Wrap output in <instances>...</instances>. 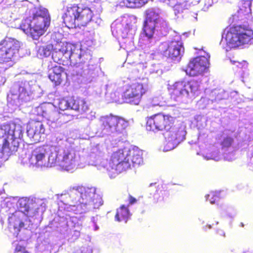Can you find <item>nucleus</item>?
Masks as SVG:
<instances>
[{
    "instance_id": "obj_25",
    "label": "nucleus",
    "mask_w": 253,
    "mask_h": 253,
    "mask_svg": "<svg viewBox=\"0 0 253 253\" xmlns=\"http://www.w3.org/2000/svg\"><path fill=\"white\" fill-rule=\"evenodd\" d=\"M149 0H119V5L121 7H140Z\"/></svg>"
},
{
    "instance_id": "obj_32",
    "label": "nucleus",
    "mask_w": 253,
    "mask_h": 253,
    "mask_svg": "<svg viewBox=\"0 0 253 253\" xmlns=\"http://www.w3.org/2000/svg\"><path fill=\"white\" fill-rule=\"evenodd\" d=\"M76 154L73 151H64L62 162L65 167H69L75 162Z\"/></svg>"
},
{
    "instance_id": "obj_27",
    "label": "nucleus",
    "mask_w": 253,
    "mask_h": 253,
    "mask_svg": "<svg viewBox=\"0 0 253 253\" xmlns=\"http://www.w3.org/2000/svg\"><path fill=\"white\" fill-rule=\"evenodd\" d=\"M9 137V136H5L3 138V140L1 146L2 152L3 154L6 153L7 155H11L13 152L16 151L18 146V145H15V144L10 145L8 141ZM12 143H15L14 140H13Z\"/></svg>"
},
{
    "instance_id": "obj_9",
    "label": "nucleus",
    "mask_w": 253,
    "mask_h": 253,
    "mask_svg": "<svg viewBox=\"0 0 253 253\" xmlns=\"http://www.w3.org/2000/svg\"><path fill=\"white\" fill-rule=\"evenodd\" d=\"M110 167L119 172L129 169V164L126 160V154L123 150L120 149L111 155L109 162Z\"/></svg>"
},
{
    "instance_id": "obj_39",
    "label": "nucleus",
    "mask_w": 253,
    "mask_h": 253,
    "mask_svg": "<svg viewBox=\"0 0 253 253\" xmlns=\"http://www.w3.org/2000/svg\"><path fill=\"white\" fill-rule=\"evenodd\" d=\"M5 136H9V132L5 126H0V138H4Z\"/></svg>"
},
{
    "instance_id": "obj_17",
    "label": "nucleus",
    "mask_w": 253,
    "mask_h": 253,
    "mask_svg": "<svg viewBox=\"0 0 253 253\" xmlns=\"http://www.w3.org/2000/svg\"><path fill=\"white\" fill-rule=\"evenodd\" d=\"M164 2L173 7L175 15L183 12L191 5H196L200 0H163Z\"/></svg>"
},
{
    "instance_id": "obj_10",
    "label": "nucleus",
    "mask_w": 253,
    "mask_h": 253,
    "mask_svg": "<svg viewBox=\"0 0 253 253\" xmlns=\"http://www.w3.org/2000/svg\"><path fill=\"white\" fill-rule=\"evenodd\" d=\"M45 128L42 120L31 119L27 125V133L28 137L34 142L41 141V136L45 132Z\"/></svg>"
},
{
    "instance_id": "obj_47",
    "label": "nucleus",
    "mask_w": 253,
    "mask_h": 253,
    "mask_svg": "<svg viewBox=\"0 0 253 253\" xmlns=\"http://www.w3.org/2000/svg\"><path fill=\"white\" fill-rule=\"evenodd\" d=\"M74 253H76V252H75Z\"/></svg>"
},
{
    "instance_id": "obj_38",
    "label": "nucleus",
    "mask_w": 253,
    "mask_h": 253,
    "mask_svg": "<svg viewBox=\"0 0 253 253\" xmlns=\"http://www.w3.org/2000/svg\"><path fill=\"white\" fill-rule=\"evenodd\" d=\"M233 142V139L229 136H227L223 139L221 142V145L223 148H229Z\"/></svg>"
},
{
    "instance_id": "obj_35",
    "label": "nucleus",
    "mask_w": 253,
    "mask_h": 253,
    "mask_svg": "<svg viewBox=\"0 0 253 253\" xmlns=\"http://www.w3.org/2000/svg\"><path fill=\"white\" fill-rule=\"evenodd\" d=\"M206 199L211 204H215L220 199V197L218 193L215 192H211L210 194L206 195Z\"/></svg>"
},
{
    "instance_id": "obj_44",
    "label": "nucleus",
    "mask_w": 253,
    "mask_h": 253,
    "mask_svg": "<svg viewBox=\"0 0 253 253\" xmlns=\"http://www.w3.org/2000/svg\"><path fill=\"white\" fill-rule=\"evenodd\" d=\"M52 156H49L48 158V163L50 164L55 163L57 159V156H55V157H53L52 159L51 158Z\"/></svg>"
},
{
    "instance_id": "obj_24",
    "label": "nucleus",
    "mask_w": 253,
    "mask_h": 253,
    "mask_svg": "<svg viewBox=\"0 0 253 253\" xmlns=\"http://www.w3.org/2000/svg\"><path fill=\"white\" fill-rule=\"evenodd\" d=\"M185 86L188 91V96L191 93L195 95L199 92L200 90V82L197 80L191 79L188 81H185Z\"/></svg>"
},
{
    "instance_id": "obj_6",
    "label": "nucleus",
    "mask_w": 253,
    "mask_h": 253,
    "mask_svg": "<svg viewBox=\"0 0 253 253\" xmlns=\"http://www.w3.org/2000/svg\"><path fill=\"white\" fill-rule=\"evenodd\" d=\"M99 121L101 131L104 133L121 132L129 126L127 120L112 114L101 116Z\"/></svg>"
},
{
    "instance_id": "obj_3",
    "label": "nucleus",
    "mask_w": 253,
    "mask_h": 253,
    "mask_svg": "<svg viewBox=\"0 0 253 253\" xmlns=\"http://www.w3.org/2000/svg\"><path fill=\"white\" fill-rule=\"evenodd\" d=\"M125 90L123 92L122 98L124 101L132 105H139L141 102L142 96L147 91V85L140 80H135L131 84L123 81Z\"/></svg>"
},
{
    "instance_id": "obj_37",
    "label": "nucleus",
    "mask_w": 253,
    "mask_h": 253,
    "mask_svg": "<svg viewBox=\"0 0 253 253\" xmlns=\"http://www.w3.org/2000/svg\"><path fill=\"white\" fill-rule=\"evenodd\" d=\"M226 237L225 233L221 229L217 230L213 234V238L214 241L220 242L223 241Z\"/></svg>"
},
{
    "instance_id": "obj_28",
    "label": "nucleus",
    "mask_w": 253,
    "mask_h": 253,
    "mask_svg": "<svg viewBox=\"0 0 253 253\" xmlns=\"http://www.w3.org/2000/svg\"><path fill=\"white\" fill-rule=\"evenodd\" d=\"M39 42L36 44L37 52L39 55L42 57L49 56L52 51H53L54 47L52 44H44L43 45H38Z\"/></svg>"
},
{
    "instance_id": "obj_40",
    "label": "nucleus",
    "mask_w": 253,
    "mask_h": 253,
    "mask_svg": "<svg viewBox=\"0 0 253 253\" xmlns=\"http://www.w3.org/2000/svg\"><path fill=\"white\" fill-rule=\"evenodd\" d=\"M27 250H26L25 247L20 245H17L15 247L14 253H18L20 252L21 253H24Z\"/></svg>"
},
{
    "instance_id": "obj_7",
    "label": "nucleus",
    "mask_w": 253,
    "mask_h": 253,
    "mask_svg": "<svg viewBox=\"0 0 253 253\" xmlns=\"http://www.w3.org/2000/svg\"><path fill=\"white\" fill-rule=\"evenodd\" d=\"M210 55L197 56L188 63L186 72L190 76H197L205 72L210 66Z\"/></svg>"
},
{
    "instance_id": "obj_42",
    "label": "nucleus",
    "mask_w": 253,
    "mask_h": 253,
    "mask_svg": "<svg viewBox=\"0 0 253 253\" xmlns=\"http://www.w3.org/2000/svg\"><path fill=\"white\" fill-rule=\"evenodd\" d=\"M212 3H213L212 0H205L204 6L202 8V10L205 11H207L208 10V8L210 6H211Z\"/></svg>"
},
{
    "instance_id": "obj_45",
    "label": "nucleus",
    "mask_w": 253,
    "mask_h": 253,
    "mask_svg": "<svg viewBox=\"0 0 253 253\" xmlns=\"http://www.w3.org/2000/svg\"><path fill=\"white\" fill-rule=\"evenodd\" d=\"M75 233H77V237H78L80 236V232L77 230L75 231Z\"/></svg>"
},
{
    "instance_id": "obj_14",
    "label": "nucleus",
    "mask_w": 253,
    "mask_h": 253,
    "mask_svg": "<svg viewBox=\"0 0 253 253\" xmlns=\"http://www.w3.org/2000/svg\"><path fill=\"white\" fill-rule=\"evenodd\" d=\"M185 85V81H177L169 85L168 90L170 98L175 101H179L184 97H187L188 91L186 90Z\"/></svg>"
},
{
    "instance_id": "obj_29",
    "label": "nucleus",
    "mask_w": 253,
    "mask_h": 253,
    "mask_svg": "<svg viewBox=\"0 0 253 253\" xmlns=\"http://www.w3.org/2000/svg\"><path fill=\"white\" fill-rule=\"evenodd\" d=\"M169 196V193L165 190H157L153 195L151 194L150 198L154 204L162 202Z\"/></svg>"
},
{
    "instance_id": "obj_31",
    "label": "nucleus",
    "mask_w": 253,
    "mask_h": 253,
    "mask_svg": "<svg viewBox=\"0 0 253 253\" xmlns=\"http://www.w3.org/2000/svg\"><path fill=\"white\" fill-rule=\"evenodd\" d=\"M73 96H68L59 100L57 108L60 111L72 109Z\"/></svg>"
},
{
    "instance_id": "obj_2",
    "label": "nucleus",
    "mask_w": 253,
    "mask_h": 253,
    "mask_svg": "<svg viewBox=\"0 0 253 253\" xmlns=\"http://www.w3.org/2000/svg\"><path fill=\"white\" fill-rule=\"evenodd\" d=\"M225 39L232 47L247 44L253 39V30L247 25H233L227 31Z\"/></svg>"
},
{
    "instance_id": "obj_34",
    "label": "nucleus",
    "mask_w": 253,
    "mask_h": 253,
    "mask_svg": "<svg viewBox=\"0 0 253 253\" xmlns=\"http://www.w3.org/2000/svg\"><path fill=\"white\" fill-rule=\"evenodd\" d=\"M103 203L102 198L99 195L95 194L94 196L87 202V205L90 206L93 209H98L103 205Z\"/></svg>"
},
{
    "instance_id": "obj_11",
    "label": "nucleus",
    "mask_w": 253,
    "mask_h": 253,
    "mask_svg": "<svg viewBox=\"0 0 253 253\" xmlns=\"http://www.w3.org/2000/svg\"><path fill=\"white\" fill-rule=\"evenodd\" d=\"M68 43L57 42L52 53L53 61L59 64L67 65L69 63L70 54L68 48Z\"/></svg>"
},
{
    "instance_id": "obj_13",
    "label": "nucleus",
    "mask_w": 253,
    "mask_h": 253,
    "mask_svg": "<svg viewBox=\"0 0 253 253\" xmlns=\"http://www.w3.org/2000/svg\"><path fill=\"white\" fill-rule=\"evenodd\" d=\"M38 114L45 117L51 123H56L63 115L54 110V106L51 103H43L37 108Z\"/></svg>"
},
{
    "instance_id": "obj_1",
    "label": "nucleus",
    "mask_w": 253,
    "mask_h": 253,
    "mask_svg": "<svg viewBox=\"0 0 253 253\" xmlns=\"http://www.w3.org/2000/svg\"><path fill=\"white\" fill-rule=\"evenodd\" d=\"M175 118L169 114L157 113L146 118V128L148 131H162L168 143H175L185 138L186 131L175 125Z\"/></svg>"
},
{
    "instance_id": "obj_36",
    "label": "nucleus",
    "mask_w": 253,
    "mask_h": 253,
    "mask_svg": "<svg viewBox=\"0 0 253 253\" xmlns=\"http://www.w3.org/2000/svg\"><path fill=\"white\" fill-rule=\"evenodd\" d=\"M162 14V11L158 7H151L146 11V16H159Z\"/></svg>"
},
{
    "instance_id": "obj_20",
    "label": "nucleus",
    "mask_w": 253,
    "mask_h": 253,
    "mask_svg": "<svg viewBox=\"0 0 253 253\" xmlns=\"http://www.w3.org/2000/svg\"><path fill=\"white\" fill-rule=\"evenodd\" d=\"M157 18L155 17H146L143 24V32L149 40L153 38L155 28L157 23Z\"/></svg>"
},
{
    "instance_id": "obj_26",
    "label": "nucleus",
    "mask_w": 253,
    "mask_h": 253,
    "mask_svg": "<svg viewBox=\"0 0 253 253\" xmlns=\"http://www.w3.org/2000/svg\"><path fill=\"white\" fill-rule=\"evenodd\" d=\"M252 0H242L237 11L239 16H248L252 13L251 8Z\"/></svg>"
},
{
    "instance_id": "obj_12",
    "label": "nucleus",
    "mask_w": 253,
    "mask_h": 253,
    "mask_svg": "<svg viewBox=\"0 0 253 253\" xmlns=\"http://www.w3.org/2000/svg\"><path fill=\"white\" fill-rule=\"evenodd\" d=\"M161 47L164 56L171 59L180 57L184 49L182 43L178 41H172L169 43H163Z\"/></svg>"
},
{
    "instance_id": "obj_21",
    "label": "nucleus",
    "mask_w": 253,
    "mask_h": 253,
    "mask_svg": "<svg viewBox=\"0 0 253 253\" xmlns=\"http://www.w3.org/2000/svg\"><path fill=\"white\" fill-rule=\"evenodd\" d=\"M72 110L78 111L81 114L87 113L89 110V107L86 101L80 97H73Z\"/></svg>"
},
{
    "instance_id": "obj_46",
    "label": "nucleus",
    "mask_w": 253,
    "mask_h": 253,
    "mask_svg": "<svg viewBox=\"0 0 253 253\" xmlns=\"http://www.w3.org/2000/svg\"><path fill=\"white\" fill-rule=\"evenodd\" d=\"M83 18H82L80 20H79L78 22H86L85 21H83Z\"/></svg>"
},
{
    "instance_id": "obj_43",
    "label": "nucleus",
    "mask_w": 253,
    "mask_h": 253,
    "mask_svg": "<svg viewBox=\"0 0 253 253\" xmlns=\"http://www.w3.org/2000/svg\"><path fill=\"white\" fill-rule=\"evenodd\" d=\"M128 200H129V203L130 205L134 204L137 202L136 199L133 197L131 195H129L128 196Z\"/></svg>"
},
{
    "instance_id": "obj_19",
    "label": "nucleus",
    "mask_w": 253,
    "mask_h": 253,
    "mask_svg": "<svg viewBox=\"0 0 253 253\" xmlns=\"http://www.w3.org/2000/svg\"><path fill=\"white\" fill-rule=\"evenodd\" d=\"M143 152L137 147L129 149L126 154V160L129 164V169L133 167L138 166L143 163Z\"/></svg>"
},
{
    "instance_id": "obj_18",
    "label": "nucleus",
    "mask_w": 253,
    "mask_h": 253,
    "mask_svg": "<svg viewBox=\"0 0 253 253\" xmlns=\"http://www.w3.org/2000/svg\"><path fill=\"white\" fill-rule=\"evenodd\" d=\"M46 154V150L44 146L36 147L32 151L29 162L33 165L42 166L44 163Z\"/></svg>"
},
{
    "instance_id": "obj_16",
    "label": "nucleus",
    "mask_w": 253,
    "mask_h": 253,
    "mask_svg": "<svg viewBox=\"0 0 253 253\" xmlns=\"http://www.w3.org/2000/svg\"><path fill=\"white\" fill-rule=\"evenodd\" d=\"M48 77L55 86H58L67 78V73L64 68L55 65L49 69Z\"/></svg>"
},
{
    "instance_id": "obj_5",
    "label": "nucleus",
    "mask_w": 253,
    "mask_h": 253,
    "mask_svg": "<svg viewBox=\"0 0 253 253\" xmlns=\"http://www.w3.org/2000/svg\"><path fill=\"white\" fill-rule=\"evenodd\" d=\"M21 43L17 40L6 37L0 41V64L13 62L19 55Z\"/></svg>"
},
{
    "instance_id": "obj_23",
    "label": "nucleus",
    "mask_w": 253,
    "mask_h": 253,
    "mask_svg": "<svg viewBox=\"0 0 253 253\" xmlns=\"http://www.w3.org/2000/svg\"><path fill=\"white\" fill-rule=\"evenodd\" d=\"M84 17H63V22L69 28H75L85 26L86 22H78L79 20Z\"/></svg>"
},
{
    "instance_id": "obj_30",
    "label": "nucleus",
    "mask_w": 253,
    "mask_h": 253,
    "mask_svg": "<svg viewBox=\"0 0 253 253\" xmlns=\"http://www.w3.org/2000/svg\"><path fill=\"white\" fill-rule=\"evenodd\" d=\"M129 217V211L127 207L123 205L119 209H117L115 215V218L117 221L126 222Z\"/></svg>"
},
{
    "instance_id": "obj_33",
    "label": "nucleus",
    "mask_w": 253,
    "mask_h": 253,
    "mask_svg": "<svg viewBox=\"0 0 253 253\" xmlns=\"http://www.w3.org/2000/svg\"><path fill=\"white\" fill-rule=\"evenodd\" d=\"M30 8L29 13L27 14L29 16H50L48 10L44 7L40 6L39 7Z\"/></svg>"
},
{
    "instance_id": "obj_22",
    "label": "nucleus",
    "mask_w": 253,
    "mask_h": 253,
    "mask_svg": "<svg viewBox=\"0 0 253 253\" xmlns=\"http://www.w3.org/2000/svg\"><path fill=\"white\" fill-rule=\"evenodd\" d=\"M77 190L81 194L82 201H79L81 205H87V202L94 196L95 190L92 188H85L83 186H78Z\"/></svg>"
},
{
    "instance_id": "obj_8",
    "label": "nucleus",
    "mask_w": 253,
    "mask_h": 253,
    "mask_svg": "<svg viewBox=\"0 0 253 253\" xmlns=\"http://www.w3.org/2000/svg\"><path fill=\"white\" fill-rule=\"evenodd\" d=\"M19 208L20 210L16 211L9 217V222L13 225L14 228L18 226L19 228L24 227V223L20 218V215L24 213H27L31 210V205L32 201L29 198L23 197L18 200Z\"/></svg>"
},
{
    "instance_id": "obj_4",
    "label": "nucleus",
    "mask_w": 253,
    "mask_h": 253,
    "mask_svg": "<svg viewBox=\"0 0 253 253\" xmlns=\"http://www.w3.org/2000/svg\"><path fill=\"white\" fill-rule=\"evenodd\" d=\"M33 25L30 17L24 18L20 25L23 30L29 29V33L33 40H38L43 35L49 27L51 22L50 17H33Z\"/></svg>"
},
{
    "instance_id": "obj_41",
    "label": "nucleus",
    "mask_w": 253,
    "mask_h": 253,
    "mask_svg": "<svg viewBox=\"0 0 253 253\" xmlns=\"http://www.w3.org/2000/svg\"><path fill=\"white\" fill-rule=\"evenodd\" d=\"M91 249L89 247H82L79 251L76 252V253H92Z\"/></svg>"
},
{
    "instance_id": "obj_15",
    "label": "nucleus",
    "mask_w": 253,
    "mask_h": 253,
    "mask_svg": "<svg viewBox=\"0 0 253 253\" xmlns=\"http://www.w3.org/2000/svg\"><path fill=\"white\" fill-rule=\"evenodd\" d=\"M68 50L70 51L69 63L73 64H80L85 63L88 59V54L81 48H78L68 43Z\"/></svg>"
}]
</instances>
